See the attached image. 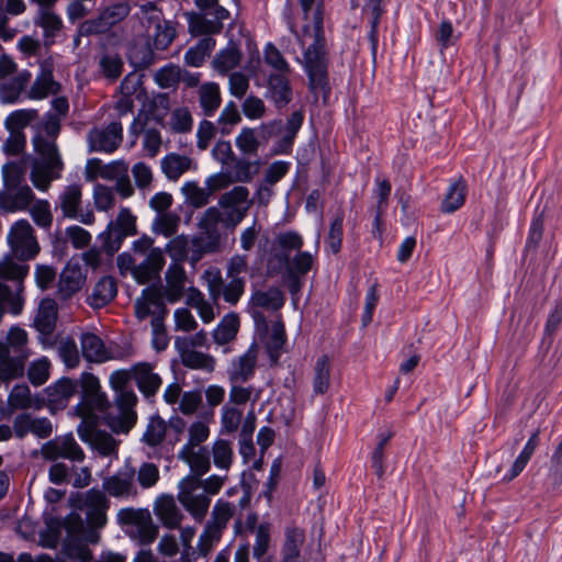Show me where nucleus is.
<instances>
[{"instance_id": "26", "label": "nucleus", "mask_w": 562, "mask_h": 562, "mask_svg": "<svg viewBox=\"0 0 562 562\" xmlns=\"http://www.w3.org/2000/svg\"><path fill=\"white\" fill-rule=\"evenodd\" d=\"M132 374L140 392L146 396L154 395L161 385L160 376L154 372L149 363H138L134 366Z\"/></svg>"}, {"instance_id": "31", "label": "nucleus", "mask_w": 562, "mask_h": 562, "mask_svg": "<svg viewBox=\"0 0 562 562\" xmlns=\"http://www.w3.org/2000/svg\"><path fill=\"white\" fill-rule=\"evenodd\" d=\"M63 166L35 160L32 166L31 181L41 191H47L50 182L59 178Z\"/></svg>"}, {"instance_id": "54", "label": "nucleus", "mask_w": 562, "mask_h": 562, "mask_svg": "<svg viewBox=\"0 0 562 562\" xmlns=\"http://www.w3.org/2000/svg\"><path fill=\"white\" fill-rule=\"evenodd\" d=\"M235 144L245 156H255L260 147L256 131L250 127L243 128L236 137Z\"/></svg>"}, {"instance_id": "27", "label": "nucleus", "mask_w": 562, "mask_h": 562, "mask_svg": "<svg viewBox=\"0 0 562 562\" xmlns=\"http://www.w3.org/2000/svg\"><path fill=\"white\" fill-rule=\"evenodd\" d=\"M179 458L189 464L192 475L199 479L210 470L211 462L206 448L182 447Z\"/></svg>"}, {"instance_id": "35", "label": "nucleus", "mask_w": 562, "mask_h": 562, "mask_svg": "<svg viewBox=\"0 0 562 562\" xmlns=\"http://www.w3.org/2000/svg\"><path fill=\"white\" fill-rule=\"evenodd\" d=\"M154 49L153 44L139 34L130 49V58L136 67L147 68L155 60Z\"/></svg>"}, {"instance_id": "50", "label": "nucleus", "mask_w": 562, "mask_h": 562, "mask_svg": "<svg viewBox=\"0 0 562 562\" xmlns=\"http://www.w3.org/2000/svg\"><path fill=\"white\" fill-rule=\"evenodd\" d=\"M233 515L234 507L229 503L220 501L213 507L211 519L206 526L222 533Z\"/></svg>"}, {"instance_id": "24", "label": "nucleus", "mask_w": 562, "mask_h": 562, "mask_svg": "<svg viewBox=\"0 0 562 562\" xmlns=\"http://www.w3.org/2000/svg\"><path fill=\"white\" fill-rule=\"evenodd\" d=\"M135 313L139 319H144L149 315L153 318L160 314H166V307L162 302L161 294L158 290L147 289L135 303Z\"/></svg>"}, {"instance_id": "61", "label": "nucleus", "mask_w": 562, "mask_h": 562, "mask_svg": "<svg viewBox=\"0 0 562 562\" xmlns=\"http://www.w3.org/2000/svg\"><path fill=\"white\" fill-rule=\"evenodd\" d=\"M137 482L144 490L154 487L160 480L159 468L153 462H144L138 468Z\"/></svg>"}, {"instance_id": "22", "label": "nucleus", "mask_w": 562, "mask_h": 562, "mask_svg": "<svg viewBox=\"0 0 562 562\" xmlns=\"http://www.w3.org/2000/svg\"><path fill=\"white\" fill-rule=\"evenodd\" d=\"M68 538L66 541H83L88 543H97L100 540L98 531L86 527L79 514H70L63 521Z\"/></svg>"}, {"instance_id": "40", "label": "nucleus", "mask_w": 562, "mask_h": 562, "mask_svg": "<svg viewBox=\"0 0 562 562\" xmlns=\"http://www.w3.org/2000/svg\"><path fill=\"white\" fill-rule=\"evenodd\" d=\"M110 235L116 239L136 234V216L128 209H122L115 221L109 225Z\"/></svg>"}, {"instance_id": "43", "label": "nucleus", "mask_w": 562, "mask_h": 562, "mask_svg": "<svg viewBox=\"0 0 562 562\" xmlns=\"http://www.w3.org/2000/svg\"><path fill=\"white\" fill-rule=\"evenodd\" d=\"M178 350L180 351L181 362L184 367L206 371L214 369L215 360L212 356L187 347H180Z\"/></svg>"}, {"instance_id": "58", "label": "nucleus", "mask_w": 562, "mask_h": 562, "mask_svg": "<svg viewBox=\"0 0 562 562\" xmlns=\"http://www.w3.org/2000/svg\"><path fill=\"white\" fill-rule=\"evenodd\" d=\"M102 75L110 80H116L123 71L124 63L120 55L105 53L99 61Z\"/></svg>"}, {"instance_id": "36", "label": "nucleus", "mask_w": 562, "mask_h": 562, "mask_svg": "<svg viewBox=\"0 0 562 562\" xmlns=\"http://www.w3.org/2000/svg\"><path fill=\"white\" fill-rule=\"evenodd\" d=\"M258 358V347L252 345L247 352L239 357L231 373V380L235 383L247 381L254 373Z\"/></svg>"}, {"instance_id": "34", "label": "nucleus", "mask_w": 562, "mask_h": 562, "mask_svg": "<svg viewBox=\"0 0 562 562\" xmlns=\"http://www.w3.org/2000/svg\"><path fill=\"white\" fill-rule=\"evenodd\" d=\"M193 166L189 156L179 154H169L161 160L162 172L169 180L176 181Z\"/></svg>"}, {"instance_id": "25", "label": "nucleus", "mask_w": 562, "mask_h": 562, "mask_svg": "<svg viewBox=\"0 0 562 562\" xmlns=\"http://www.w3.org/2000/svg\"><path fill=\"white\" fill-rule=\"evenodd\" d=\"M289 74H271L268 78V93L277 108H284L292 100Z\"/></svg>"}, {"instance_id": "48", "label": "nucleus", "mask_w": 562, "mask_h": 562, "mask_svg": "<svg viewBox=\"0 0 562 562\" xmlns=\"http://www.w3.org/2000/svg\"><path fill=\"white\" fill-rule=\"evenodd\" d=\"M180 221V215L175 212L159 214L153 222V232L166 238H171L178 233Z\"/></svg>"}, {"instance_id": "7", "label": "nucleus", "mask_w": 562, "mask_h": 562, "mask_svg": "<svg viewBox=\"0 0 562 562\" xmlns=\"http://www.w3.org/2000/svg\"><path fill=\"white\" fill-rule=\"evenodd\" d=\"M252 200L246 187L237 186L224 192L218 199V209L225 217V227L234 229L247 216Z\"/></svg>"}, {"instance_id": "15", "label": "nucleus", "mask_w": 562, "mask_h": 562, "mask_svg": "<svg viewBox=\"0 0 562 562\" xmlns=\"http://www.w3.org/2000/svg\"><path fill=\"white\" fill-rule=\"evenodd\" d=\"M153 509L160 524L170 530L179 528L184 519V515L177 505L176 499L169 494L158 496L154 502Z\"/></svg>"}, {"instance_id": "37", "label": "nucleus", "mask_w": 562, "mask_h": 562, "mask_svg": "<svg viewBox=\"0 0 562 562\" xmlns=\"http://www.w3.org/2000/svg\"><path fill=\"white\" fill-rule=\"evenodd\" d=\"M35 153L40 156L36 159L41 162H49L52 166H63L54 138H46L42 133L33 139Z\"/></svg>"}, {"instance_id": "60", "label": "nucleus", "mask_w": 562, "mask_h": 562, "mask_svg": "<svg viewBox=\"0 0 562 562\" xmlns=\"http://www.w3.org/2000/svg\"><path fill=\"white\" fill-rule=\"evenodd\" d=\"M214 46L215 41L213 38H203L195 47H192L187 52V64L194 67L201 66L205 57L210 54Z\"/></svg>"}, {"instance_id": "52", "label": "nucleus", "mask_w": 562, "mask_h": 562, "mask_svg": "<svg viewBox=\"0 0 562 562\" xmlns=\"http://www.w3.org/2000/svg\"><path fill=\"white\" fill-rule=\"evenodd\" d=\"M285 344L284 326L280 322H276L271 325L266 338V346L270 358L273 362L277 361L279 351Z\"/></svg>"}, {"instance_id": "17", "label": "nucleus", "mask_w": 562, "mask_h": 562, "mask_svg": "<svg viewBox=\"0 0 562 562\" xmlns=\"http://www.w3.org/2000/svg\"><path fill=\"white\" fill-rule=\"evenodd\" d=\"M86 283V274L76 265H67L61 271L57 293L60 300L67 301L78 293Z\"/></svg>"}, {"instance_id": "42", "label": "nucleus", "mask_w": 562, "mask_h": 562, "mask_svg": "<svg viewBox=\"0 0 562 562\" xmlns=\"http://www.w3.org/2000/svg\"><path fill=\"white\" fill-rule=\"evenodd\" d=\"M243 54L239 48L232 44L221 50L212 61L213 68L222 75L235 69L241 60Z\"/></svg>"}, {"instance_id": "49", "label": "nucleus", "mask_w": 562, "mask_h": 562, "mask_svg": "<svg viewBox=\"0 0 562 562\" xmlns=\"http://www.w3.org/2000/svg\"><path fill=\"white\" fill-rule=\"evenodd\" d=\"M284 303L283 295L278 289H269L267 291H257L251 296V305L268 311H277Z\"/></svg>"}, {"instance_id": "55", "label": "nucleus", "mask_w": 562, "mask_h": 562, "mask_svg": "<svg viewBox=\"0 0 562 562\" xmlns=\"http://www.w3.org/2000/svg\"><path fill=\"white\" fill-rule=\"evenodd\" d=\"M144 109L151 120L162 124L164 119L169 112L170 102L166 94L159 93L153 97L145 105Z\"/></svg>"}, {"instance_id": "32", "label": "nucleus", "mask_w": 562, "mask_h": 562, "mask_svg": "<svg viewBox=\"0 0 562 562\" xmlns=\"http://www.w3.org/2000/svg\"><path fill=\"white\" fill-rule=\"evenodd\" d=\"M467 186L461 179L451 182L440 203V211L445 214H451L459 210L465 202Z\"/></svg>"}, {"instance_id": "56", "label": "nucleus", "mask_w": 562, "mask_h": 562, "mask_svg": "<svg viewBox=\"0 0 562 562\" xmlns=\"http://www.w3.org/2000/svg\"><path fill=\"white\" fill-rule=\"evenodd\" d=\"M27 273L29 267L15 262L12 257L7 256L0 260V279L22 282Z\"/></svg>"}, {"instance_id": "9", "label": "nucleus", "mask_w": 562, "mask_h": 562, "mask_svg": "<svg viewBox=\"0 0 562 562\" xmlns=\"http://www.w3.org/2000/svg\"><path fill=\"white\" fill-rule=\"evenodd\" d=\"M121 525H132L136 528L135 538L142 546L153 543L158 537L159 527L154 522L148 509L123 508L117 514Z\"/></svg>"}, {"instance_id": "12", "label": "nucleus", "mask_w": 562, "mask_h": 562, "mask_svg": "<svg viewBox=\"0 0 562 562\" xmlns=\"http://www.w3.org/2000/svg\"><path fill=\"white\" fill-rule=\"evenodd\" d=\"M98 420L92 425L81 423L78 427L79 437L88 442L101 456H116L119 442L108 432L95 430Z\"/></svg>"}, {"instance_id": "41", "label": "nucleus", "mask_w": 562, "mask_h": 562, "mask_svg": "<svg viewBox=\"0 0 562 562\" xmlns=\"http://www.w3.org/2000/svg\"><path fill=\"white\" fill-rule=\"evenodd\" d=\"M181 192L186 202L193 209H201L207 205L213 198L206 184L205 187H200L195 181L186 182L181 188Z\"/></svg>"}, {"instance_id": "63", "label": "nucleus", "mask_w": 562, "mask_h": 562, "mask_svg": "<svg viewBox=\"0 0 562 562\" xmlns=\"http://www.w3.org/2000/svg\"><path fill=\"white\" fill-rule=\"evenodd\" d=\"M255 544H254V555L256 558L263 557L270 547L271 540V528L268 522L260 524L255 528Z\"/></svg>"}, {"instance_id": "28", "label": "nucleus", "mask_w": 562, "mask_h": 562, "mask_svg": "<svg viewBox=\"0 0 562 562\" xmlns=\"http://www.w3.org/2000/svg\"><path fill=\"white\" fill-rule=\"evenodd\" d=\"M116 295V283L111 277H103L93 286L88 296V303L93 308H101L108 305Z\"/></svg>"}, {"instance_id": "53", "label": "nucleus", "mask_w": 562, "mask_h": 562, "mask_svg": "<svg viewBox=\"0 0 562 562\" xmlns=\"http://www.w3.org/2000/svg\"><path fill=\"white\" fill-rule=\"evenodd\" d=\"M136 403L137 397L133 391H122L116 397V405L127 428L135 422L136 414L134 407Z\"/></svg>"}, {"instance_id": "16", "label": "nucleus", "mask_w": 562, "mask_h": 562, "mask_svg": "<svg viewBox=\"0 0 562 562\" xmlns=\"http://www.w3.org/2000/svg\"><path fill=\"white\" fill-rule=\"evenodd\" d=\"M103 179L115 182L114 190L121 198L127 199L134 194V187L128 176V165L123 160L104 165Z\"/></svg>"}, {"instance_id": "4", "label": "nucleus", "mask_w": 562, "mask_h": 562, "mask_svg": "<svg viewBox=\"0 0 562 562\" xmlns=\"http://www.w3.org/2000/svg\"><path fill=\"white\" fill-rule=\"evenodd\" d=\"M69 502L74 508L86 512V519L89 528L98 531V529L105 526L110 501L101 491L92 488L83 494L77 493L71 495Z\"/></svg>"}, {"instance_id": "62", "label": "nucleus", "mask_w": 562, "mask_h": 562, "mask_svg": "<svg viewBox=\"0 0 562 562\" xmlns=\"http://www.w3.org/2000/svg\"><path fill=\"white\" fill-rule=\"evenodd\" d=\"M167 125L175 133H186L191 130L192 116L187 108H176L170 113V119Z\"/></svg>"}, {"instance_id": "57", "label": "nucleus", "mask_w": 562, "mask_h": 562, "mask_svg": "<svg viewBox=\"0 0 562 562\" xmlns=\"http://www.w3.org/2000/svg\"><path fill=\"white\" fill-rule=\"evenodd\" d=\"M214 464L217 468L228 470L233 462V448L229 441L217 439L212 446Z\"/></svg>"}, {"instance_id": "5", "label": "nucleus", "mask_w": 562, "mask_h": 562, "mask_svg": "<svg viewBox=\"0 0 562 562\" xmlns=\"http://www.w3.org/2000/svg\"><path fill=\"white\" fill-rule=\"evenodd\" d=\"M202 480L188 475L179 483L178 502L187 513L198 522H202L209 513L211 499L205 493H200Z\"/></svg>"}, {"instance_id": "8", "label": "nucleus", "mask_w": 562, "mask_h": 562, "mask_svg": "<svg viewBox=\"0 0 562 562\" xmlns=\"http://www.w3.org/2000/svg\"><path fill=\"white\" fill-rule=\"evenodd\" d=\"M12 255L19 260H31L40 252L32 225L26 220L15 222L8 235Z\"/></svg>"}, {"instance_id": "30", "label": "nucleus", "mask_w": 562, "mask_h": 562, "mask_svg": "<svg viewBox=\"0 0 562 562\" xmlns=\"http://www.w3.org/2000/svg\"><path fill=\"white\" fill-rule=\"evenodd\" d=\"M83 357L90 362H104L112 359V355L105 348L103 341L94 334H83L81 337Z\"/></svg>"}, {"instance_id": "47", "label": "nucleus", "mask_w": 562, "mask_h": 562, "mask_svg": "<svg viewBox=\"0 0 562 562\" xmlns=\"http://www.w3.org/2000/svg\"><path fill=\"white\" fill-rule=\"evenodd\" d=\"M304 543V532L291 527L285 531L284 558L282 562H297L301 548Z\"/></svg>"}, {"instance_id": "39", "label": "nucleus", "mask_w": 562, "mask_h": 562, "mask_svg": "<svg viewBox=\"0 0 562 562\" xmlns=\"http://www.w3.org/2000/svg\"><path fill=\"white\" fill-rule=\"evenodd\" d=\"M344 218V213L339 212L330 221L329 231L324 240V250L327 255H337L341 249Z\"/></svg>"}, {"instance_id": "23", "label": "nucleus", "mask_w": 562, "mask_h": 562, "mask_svg": "<svg viewBox=\"0 0 562 562\" xmlns=\"http://www.w3.org/2000/svg\"><path fill=\"white\" fill-rule=\"evenodd\" d=\"M58 318V304L54 299L45 297L40 302L34 326L43 335H50Z\"/></svg>"}, {"instance_id": "59", "label": "nucleus", "mask_w": 562, "mask_h": 562, "mask_svg": "<svg viewBox=\"0 0 562 562\" xmlns=\"http://www.w3.org/2000/svg\"><path fill=\"white\" fill-rule=\"evenodd\" d=\"M181 68L172 64L158 69L154 74L155 81L162 89H168L177 86L178 82L181 80Z\"/></svg>"}, {"instance_id": "44", "label": "nucleus", "mask_w": 562, "mask_h": 562, "mask_svg": "<svg viewBox=\"0 0 562 562\" xmlns=\"http://www.w3.org/2000/svg\"><path fill=\"white\" fill-rule=\"evenodd\" d=\"M190 244H192V239L180 234L171 237L162 250L169 256L171 263L182 265L188 259Z\"/></svg>"}, {"instance_id": "19", "label": "nucleus", "mask_w": 562, "mask_h": 562, "mask_svg": "<svg viewBox=\"0 0 562 562\" xmlns=\"http://www.w3.org/2000/svg\"><path fill=\"white\" fill-rule=\"evenodd\" d=\"M122 125L111 123L105 130H93L89 134V140L93 150L106 153L114 151L122 142Z\"/></svg>"}, {"instance_id": "33", "label": "nucleus", "mask_w": 562, "mask_h": 562, "mask_svg": "<svg viewBox=\"0 0 562 562\" xmlns=\"http://www.w3.org/2000/svg\"><path fill=\"white\" fill-rule=\"evenodd\" d=\"M25 362L11 355L0 344V382H9L23 376Z\"/></svg>"}, {"instance_id": "38", "label": "nucleus", "mask_w": 562, "mask_h": 562, "mask_svg": "<svg viewBox=\"0 0 562 562\" xmlns=\"http://www.w3.org/2000/svg\"><path fill=\"white\" fill-rule=\"evenodd\" d=\"M52 63L46 61L42 75L34 82L30 90V98L43 99L48 94H55L59 91V83L53 80L50 71Z\"/></svg>"}, {"instance_id": "6", "label": "nucleus", "mask_w": 562, "mask_h": 562, "mask_svg": "<svg viewBox=\"0 0 562 562\" xmlns=\"http://www.w3.org/2000/svg\"><path fill=\"white\" fill-rule=\"evenodd\" d=\"M142 22L145 31L142 35L157 50L166 49L176 37L175 27L164 19L161 12L153 4L143 7Z\"/></svg>"}, {"instance_id": "21", "label": "nucleus", "mask_w": 562, "mask_h": 562, "mask_svg": "<svg viewBox=\"0 0 562 562\" xmlns=\"http://www.w3.org/2000/svg\"><path fill=\"white\" fill-rule=\"evenodd\" d=\"M164 295L168 302L175 303L182 299L187 282V273L182 265L171 263L166 271Z\"/></svg>"}, {"instance_id": "14", "label": "nucleus", "mask_w": 562, "mask_h": 562, "mask_svg": "<svg viewBox=\"0 0 562 562\" xmlns=\"http://www.w3.org/2000/svg\"><path fill=\"white\" fill-rule=\"evenodd\" d=\"M135 471L119 472L104 477L102 482L103 494L114 498H130L137 495L134 483Z\"/></svg>"}, {"instance_id": "13", "label": "nucleus", "mask_w": 562, "mask_h": 562, "mask_svg": "<svg viewBox=\"0 0 562 562\" xmlns=\"http://www.w3.org/2000/svg\"><path fill=\"white\" fill-rule=\"evenodd\" d=\"M35 200L32 189L24 184L21 187H4L0 191V210L14 213L27 210Z\"/></svg>"}, {"instance_id": "29", "label": "nucleus", "mask_w": 562, "mask_h": 562, "mask_svg": "<svg viewBox=\"0 0 562 562\" xmlns=\"http://www.w3.org/2000/svg\"><path fill=\"white\" fill-rule=\"evenodd\" d=\"M27 334L21 327H12L7 336L5 341L0 342L11 355L26 363L30 357L27 348Z\"/></svg>"}, {"instance_id": "11", "label": "nucleus", "mask_w": 562, "mask_h": 562, "mask_svg": "<svg viewBox=\"0 0 562 562\" xmlns=\"http://www.w3.org/2000/svg\"><path fill=\"white\" fill-rule=\"evenodd\" d=\"M82 204V186L78 183H71L64 188L59 196V206L64 216L69 218H78L83 224H92L94 222V215L91 211L80 214Z\"/></svg>"}, {"instance_id": "45", "label": "nucleus", "mask_w": 562, "mask_h": 562, "mask_svg": "<svg viewBox=\"0 0 562 562\" xmlns=\"http://www.w3.org/2000/svg\"><path fill=\"white\" fill-rule=\"evenodd\" d=\"M239 329V317L232 313L226 315L213 331V339L217 345L233 341Z\"/></svg>"}, {"instance_id": "51", "label": "nucleus", "mask_w": 562, "mask_h": 562, "mask_svg": "<svg viewBox=\"0 0 562 562\" xmlns=\"http://www.w3.org/2000/svg\"><path fill=\"white\" fill-rule=\"evenodd\" d=\"M211 430L206 422L195 420L187 429L186 448H204L202 445L210 437Z\"/></svg>"}, {"instance_id": "10", "label": "nucleus", "mask_w": 562, "mask_h": 562, "mask_svg": "<svg viewBox=\"0 0 562 562\" xmlns=\"http://www.w3.org/2000/svg\"><path fill=\"white\" fill-rule=\"evenodd\" d=\"M128 13L130 5L124 2L105 8L97 18L87 20L80 24L76 44H78L80 36H90L108 32L111 27L123 21Z\"/></svg>"}, {"instance_id": "1", "label": "nucleus", "mask_w": 562, "mask_h": 562, "mask_svg": "<svg viewBox=\"0 0 562 562\" xmlns=\"http://www.w3.org/2000/svg\"><path fill=\"white\" fill-rule=\"evenodd\" d=\"M220 224L225 226V217L217 206H211L202 213L198 222L201 233L192 238V245L196 247L191 256L193 263L199 261L203 254L220 250L222 243Z\"/></svg>"}, {"instance_id": "46", "label": "nucleus", "mask_w": 562, "mask_h": 562, "mask_svg": "<svg viewBox=\"0 0 562 562\" xmlns=\"http://www.w3.org/2000/svg\"><path fill=\"white\" fill-rule=\"evenodd\" d=\"M200 104L205 114L210 115L216 111L222 102L220 87L215 82H206L199 88Z\"/></svg>"}, {"instance_id": "18", "label": "nucleus", "mask_w": 562, "mask_h": 562, "mask_svg": "<svg viewBox=\"0 0 562 562\" xmlns=\"http://www.w3.org/2000/svg\"><path fill=\"white\" fill-rule=\"evenodd\" d=\"M321 4L318 3V7ZM318 11V33H321L322 19ZM328 59L324 48V38L318 34V93L322 94L323 104L330 106L337 101V97L333 93L331 85L328 78Z\"/></svg>"}, {"instance_id": "20", "label": "nucleus", "mask_w": 562, "mask_h": 562, "mask_svg": "<svg viewBox=\"0 0 562 562\" xmlns=\"http://www.w3.org/2000/svg\"><path fill=\"white\" fill-rule=\"evenodd\" d=\"M13 429L20 438L27 432H33L40 438H47L53 432V425L47 418H33L29 414H23L15 418Z\"/></svg>"}, {"instance_id": "64", "label": "nucleus", "mask_w": 562, "mask_h": 562, "mask_svg": "<svg viewBox=\"0 0 562 562\" xmlns=\"http://www.w3.org/2000/svg\"><path fill=\"white\" fill-rule=\"evenodd\" d=\"M34 222L42 227H48L53 221L49 203L46 200H34L29 207Z\"/></svg>"}, {"instance_id": "3", "label": "nucleus", "mask_w": 562, "mask_h": 562, "mask_svg": "<svg viewBox=\"0 0 562 562\" xmlns=\"http://www.w3.org/2000/svg\"><path fill=\"white\" fill-rule=\"evenodd\" d=\"M134 250L145 255V259L137 263V268L134 270L135 280L145 284L158 279L166 263L164 250L154 247V239L147 236L134 243Z\"/></svg>"}, {"instance_id": "2", "label": "nucleus", "mask_w": 562, "mask_h": 562, "mask_svg": "<svg viewBox=\"0 0 562 562\" xmlns=\"http://www.w3.org/2000/svg\"><path fill=\"white\" fill-rule=\"evenodd\" d=\"M81 385V403L77 406V415L82 419L81 423L92 425L98 417L94 412H105L110 407V403L97 376L91 373H83L80 379Z\"/></svg>"}]
</instances>
